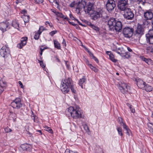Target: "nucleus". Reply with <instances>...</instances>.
I'll list each match as a JSON object with an SVG mask.
<instances>
[{"instance_id": "f257e3e1", "label": "nucleus", "mask_w": 153, "mask_h": 153, "mask_svg": "<svg viewBox=\"0 0 153 153\" xmlns=\"http://www.w3.org/2000/svg\"><path fill=\"white\" fill-rule=\"evenodd\" d=\"M60 87L61 91L64 94L68 93L70 89L73 93H76V91L75 90L70 79H68L62 81Z\"/></svg>"}, {"instance_id": "f03ea898", "label": "nucleus", "mask_w": 153, "mask_h": 153, "mask_svg": "<svg viewBox=\"0 0 153 153\" xmlns=\"http://www.w3.org/2000/svg\"><path fill=\"white\" fill-rule=\"evenodd\" d=\"M66 114L68 116H70L73 118L77 119L81 117V109L79 108L70 107L66 111Z\"/></svg>"}, {"instance_id": "7ed1b4c3", "label": "nucleus", "mask_w": 153, "mask_h": 153, "mask_svg": "<svg viewBox=\"0 0 153 153\" xmlns=\"http://www.w3.org/2000/svg\"><path fill=\"white\" fill-rule=\"evenodd\" d=\"M86 2L84 0H81L76 3L75 4L76 13L78 14H80L81 12L82 11L83 9L84 10V8L86 6Z\"/></svg>"}, {"instance_id": "20e7f679", "label": "nucleus", "mask_w": 153, "mask_h": 153, "mask_svg": "<svg viewBox=\"0 0 153 153\" xmlns=\"http://www.w3.org/2000/svg\"><path fill=\"white\" fill-rule=\"evenodd\" d=\"M119 88L123 94L126 93L130 89V87L123 81H121L119 82Z\"/></svg>"}, {"instance_id": "39448f33", "label": "nucleus", "mask_w": 153, "mask_h": 153, "mask_svg": "<svg viewBox=\"0 0 153 153\" xmlns=\"http://www.w3.org/2000/svg\"><path fill=\"white\" fill-rule=\"evenodd\" d=\"M102 10L100 9H99L97 11L94 10L90 14L92 19L94 20H97L102 15Z\"/></svg>"}, {"instance_id": "423d86ee", "label": "nucleus", "mask_w": 153, "mask_h": 153, "mask_svg": "<svg viewBox=\"0 0 153 153\" xmlns=\"http://www.w3.org/2000/svg\"><path fill=\"white\" fill-rule=\"evenodd\" d=\"M123 11L124 12L123 16L125 18L127 19L131 20L134 18V14L130 8H127Z\"/></svg>"}, {"instance_id": "0eeeda50", "label": "nucleus", "mask_w": 153, "mask_h": 153, "mask_svg": "<svg viewBox=\"0 0 153 153\" xmlns=\"http://www.w3.org/2000/svg\"><path fill=\"white\" fill-rule=\"evenodd\" d=\"M0 53L1 56L6 58L10 55V51L8 47L4 46L0 50Z\"/></svg>"}, {"instance_id": "6e6552de", "label": "nucleus", "mask_w": 153, "mask_h": 153, "mask_svg": "<svg viewBox=\"0 0 153 153\" xmlns=\"http://www.w3.org/2000/svg\"><path fill=\"white\" fill-rule=\"evenodd\" d=\"M128 0H119L118 1V7L121 11H124L128 8Z\"/></svg>"}, {"instance_id": "1a4fd4ad", "label": "nucleus", "mask_w": 153, "mask_h": 153, "mask_svg": "<svg viewBox=\"0 0 153 153\" xmlns=\"http://www.w3.org/2000/svg\"><path fill=\"white\" fill-rule=\"evenodd\" d=\"M107 10L108 11L113 10L116 7L115 1L114 0H108L106 4Z\"/></svg>"}, {"instance_id": "9d476101", "label": "nucleus", "mask_w": 153, "mask_h": 153, "mask_svg": "<svg viewBox=\"0 0 153 153\" xmlns=\"http://www.w3.org/2000/svg\"><path fill=\"white\" fill-rule=\"evenodd\" d=\"M133 29L129 27H125L123 30V33L126 37H130L133 34Z\"/></svg>"}, {"instance_id": "9b49d317", "label": "nucleus", "mask_w": 153, "mask_h": 153, "mask_svg": "<svg viewBox=\"0 0 153 153\" xmlns=\"http://www.w3.org/2000/svg\"><path fill=\"white\" fill-rule=\"evenodd\" d=\"M11 106L14 108H19L22 107L21 100L20 98H17L11 103Z\"/></svg>"}, {"instance_id": "f8f14e48", "label": "nucleus", "mask_w": 153, "mask_h": 153, "mask_svg": "<svg viewBox=\"0 0 153 153\" xmlns=\"http://www.w3.org/2000/svg\"><path fill=\"white\" fill-rule=\"evenodd\" d=\"M112 50L116 52L122 56L125 57V58H128L130 57V55L125 53L122 48H118L116 49H112Z\"/></svg>"}, {"instance_id": "ddd939ff", "label": "nucleus", "mask_w": 153, "mask_h": 153, "mask_svg": "<svg viewBox=\"0 0 153 153\" xmlns=\"http://www.w3.org/2000/svg\"><path fill=\"white\" fill-rule=\"evenodd\" d=\"M93 4L89 3L87 5L85 6L84 8V11L85 12L87 13L90 14L93 11Z\"/></svg>"}, {"instance_id": "4468645a", "label": "nucleus", "mask_w": 153, "mask_h": 153, "mask_svg": "<svg viewBox=\"0 0 153 153\" xmlns=\"http://www.w3.org/2000/svg\"><path fill=\"white\" fill-rule=\"evenodd\" d=\"M146 41L147 43L153 45V30H150L148 34L146 35Z\"/></svg>"}, {"instance_id": "2eb2a0df", "label": "nucleus", "mask_w": 153, "mask_h": 153, "mask_svg": "<svg viewBox=\"0 0 153 153\" xmlns=\"http://www.w3.org/2000/svg\"><path fill=\"white\" fill-rule=\"evenodd\" d=\"M10 24V23L8 21L1 23L0 30L3 32H5L8 28Z\"/></svg>"}, {"instance_id": "dca6fc26", "label": "nucleus", "mask_w": 153, "mask_h": 153, "mask_svg": "<svg viewBox=\"0 0 153 153\" xmlns=\"http://www.w3.org/2000/svg\"><path fill=\"white\" fill-rule=\"evenodd\" d=\"M116 21L114 18H111L108 21V24L111 30H113L114 26L116 24Z\"/></svg>"}, {"instance_id": "f3484780", "label": "nucleus", "mask_w": 153, "mask_h": 153, "mask_svg": "<svg viewBox=\"0 0 153 153\" xmlns=\"http://www.w3.org/2000/svg\"><path fill=\"white\" fill-rule=\"evenodd\" d=\"M144 16L146 20H151L153 17V13L151 11L148 10L144 13Z\"/></svg>"}, {"instance_id": "a211bd4d", "label": "nucleus", "mask_w": 153, "mask_h": 153, "mask_svg": "<svg viewBox=\"0 0 153 153\" xmlns=\"http://www.w3.org/2000/svg\"><path fill=\"white\" fill-rule=\"evenodd\" d=\"M122 27V25L121 22L120 21H117L114 26V28L117 31L120 32L121 30Z\"/></svg>"}, {"instance_id": "6ab92c4d", "label": "nucleus", "mask_w": 153, "mask_h": 153, "mask_svg": "<svg viewBox=\"0 0 153 153\" xmlns=\"http://www.w3.org/2000/svg\"><path fill=\"white\" fill-rule=\"evenodd\" d=\"M137 81V85L138 87L143 89L145 88V83L143 82L142 80L138 79Z\"/></svg>"}, {"instance_id": "aec40b11", "label": "nucleus", "mask_w": 153, "mask_h": 153, "mask_svg": "<svg viewBox=\"0 0 153 153\" xmlns=\"http://www.w3.org/2000/svg\"><path fill=\"white\" fill-rule=\"evenodd\" d=\"M136 35H139L140 36L143 33L144 30L141 25H138L136 30Z\"/></svg>"}, {"instance_id": "412c9836", "label": "nucleus", "mask_w": 153, "mask_h": 153, "mask_svg": "<svg viewBox=\"0 0 153 153\" xmlns=\"http://www.w3.org/2000/svg\"><path fill=\"white\" fill-rule=\"evenodd\" d=\"M20 148L23 150L30 151V150L31 146L27 144H24L21 145Z\"/></svg>"}, {"instance_id": "4be33fe9", "label": "nucleus", "mask_w": 153, "mask_h": 153, "mask_svg": "<svg viewBox=\"0 0 153 153\" xmlns=\"http://www.w3.org/2000/svg\"><path fill=\"white\" fill-rule=\"evenodd\" d=\"M141 58L143 61L145 62L149 65H153V61L150 59L145 58L143 56L141 57Z\"/></svg>"}, {"instance_id": "5701e85b", "label": "nucleus", "mask_w": 153, "mask_h": 153, "mask_svg": "<svg viewBox=\"0 0 153 153\" xmlns=\"http://www.w3.org/2000/svg\"><path fill=\"white\" fill-rule=\"evenodd\" d=\"M106 53L109 56L110 59L113 62H117V60L114 59V55L111 53L110 51H107Z\"/></svg>"}, {"instance_id": "b1692460", "label": "nucleus", "mask_w": 153, "mask_h": 153, "mask_svg": "<svg viewBox=\"0 0 153 153\" xmlns=\"http://www.w3.org/2000/svg\"><path fill=\"white\" fill-rule=\"evenodd\" d=\"M6 86V83L2 80H0V92L4 91V88Z\"/></svg>"}, {"instance_id": "393cba45", "label": "nucleus", "mask_w": 153, "mask_h": 153, "mask_svg": "<svg viewBox=\"0 0 153 153\" xmlns=\"http://www.w3.org/2000/svg\"><path fill=\"white\" fill-rule=\"evenodd\" d=\"M55 13L57 16L59 17L60 18H62L63 19H66L67 20H68V18L67 16H64L61 13H59L58 12H55Z\"/></svg>"}, {"instance_id": "a878e982", "label": "nucleus", "mask_w": 153, "mask_h": 153, "mask_svg": "<svg viewBox=\"0 0 153 153\" xmlns=\"http://www.w3.org/2000/svg\"><path fill=\"white\" fill-rule=\"evenodd\" d=\"M53 42L55 47L58 49H61L60 45L58 42L56 40H54Z\"/></svg>"}, {"instance_id": "bb28decb", "label": "nucleus", "mask_w": 153, "mask_h": 153, "mask_svg": "<svg viewBox=\"0 0 153 153\" xmlns=\"http://www.w3.org/2000/svg\"><path fill=\"white\" fill-rule=\"evenodd\" d=\"M146 91L150 92L152 90V88L149 85L146 84L145 86V88H144Z\"/></svg>"}, {"instance_id": "cd10ccee", "label": "nucleus", "mask_w": 153, "mask_h": 153, "mask_svg": "<svg viewBox=\"0 0 153 153\" xmlns=\"http://www.w3.org/2000/svg\"><path fill=\"white\" fill-rule=\"evenodd\" d=\"M86 79L84 78L80 79L79 82V84L81 86L82 88H83L82 84L85 83L86 81Z\"/></svg>"}, {"instance_id": "c85d7f7f", "label": "nucleus", "mask_w": 153, "mask_h": 153, "mask_svg": "<svg viewBox=\"0 0 153 153\" xmlns=\"http://www.w3.org/2000/svg\"><path fill=\"white\" fill-rule=\"evenodd\" d=\"M148 126L149 131L153 134V124L151 123H149L148 124Z\"/></svg>"}, {"instance_id": "c756f323", "label": "nucleus", "mask_w": 153, "mask_h": 153, "mask_svg": "<svg viewBox=\"0 0 153 153\" xmlns=\"http://www.w3.org/2000/svg\"><path fill=\"white\" fill-rule=\"evenodd\" d=\"M12 26L15 28L18 29L19 27V24L16 21H13L12 23Z\"/></svg>"}, {"instance_id": "7c9ffc66", "label": "nucleus", "mask_w": 153, "mask_h": 153, "mask_svg": "<svg viewBox=\"0 0 153 153\" xmlns=\"http://www.w3.org/2000/svg\"><path fill=\"white\" fill-rule=\"evenodd\" d=\"M26 41L21 42V43L18 45V47L20 49L22 48V47L25 45L26 44Z\"/></svg>"}, {"instance_id": "2f4dec72", "label": "nucleus", "mask_w": 153, "mask_h": 153, "mask_svg": "<svg viewBox=\"0 0 153 153\" xmlns=\"http://www.w3.org/2000/svg\"><path fill=\"white\" fill-rule=\"evenodd\" d=\"M45 130L48 131L51 134H53V131L50 127H48L47 126H45L44 127Z\"/></svg>"}, {"instance_id": "473e14b6", "label": "nucleus", "mask_w": 153, "mask_h": 153, "mask_svg": "<svg viewBox=\"0 0 153 153\" xmlns=\"http://www.w3.org/2000/svg\"><path fill=\"white\" fill-rule=\"evenodd\" d=\"M123 124V128L125 129L126 133H127L128 135H129V131H130L129 129L128 128L127 126L124 124Z\"/></svg>"}, {"instance_id": "72a5a7b5", "label": "nucleus", "mask_w": 153, "mask_h": 153, "mask_svg": "<svg viewBox=\"0 0 153 153\" xmlns=\"http://www.w3.org/2000/svg\"><path fill=\"white\" fill-rule=\"evenodd\" d=\"M89 67L95 72H96L98 71V69L96 68L93 66L89 64L88 65Z\"/></svg>"}, {"instance_id": "f704fd0d", "label": "nucleus", "mask_w": 153, "mask_h": 153, "mask_svg": "<svg viewBox=\"0 0 153 153\" xmlns=\"http://www.w3.org/2000/svg\"><path fill=\"white\" fill-rule=\"evenodd\" d=\"M41 33H40L38 32H36L34 36V38L36 40H37L39 39V36Z\"/></svg>"}, {"instance_id": "c9c22d12", "label": "nucleus", "mask_w": 153, "mask_h": 153, "mask_svg": "<svg viewBox=\"0 0 153 153\" xmlns=\"http://www.w3.org/2000/svg\"><path fill=\"white\" fill-rule=\"evenodd\" d=\"M90 26L92 29L96 31H97L99 30V28L97 27L94 26V25L91 24L90 25Z\"/></svg>"}, {"instance_id": "e433bc0d", "label": "nucleus", "mask_w": 153, "mask_h": 153, "mask_svg": "<svg viewBox=\"0 0 153 153\" xmlns=\"http://www.w3.org/2000/svg\"><path fill=\"white\" fill-rule=\"evenodd\" d=\"M138 4L143 5L145 3V0H137Z\"/></svg>"}, {"instance_id": "4c0bfd02", "label": "nucleus", "mask_w": 153, "mask_h": 153, "mask_svg": "<svg viewBox=\"0 0 153 153\" xmlns=\"http://www.w3.org/2000/svg\"><path fill=\"white\" fill-rule=\"evenodd\" d=\"M83 127L84 130L86 132H89V129L86 125H83Z\"/></svg>"}, {"instance_id": "58836bf2", "label": "nucleus", "mask_w": 153, "mask_h": 153, "mask_svg": "<svg viewBox=\"0 0 153 153\" xmlns=\"http://www.w3.org/2000/svg\"><path fill=\"white\" fill-rule=\"evenodd\" d=\"M83 46V47L85 48V49L87 51H88V52L89 53V54L90 56H91L92 57V58H93V57H95L93 55V54L91 52H90L88 50V49L85 47V46H83V45H82V46Z\"/></svg>"}, {"instance_id": "ea45409f", "label": "nucleus", "mask_w": 153, "mask_h": 153, "mask_svg": "<svg viewBox=\"0 0 153 153\" xmlns=\"http://www.w3.org/2000/svg\"><path fill=\"white\" fill-rule=\"evenodd\" d=\"M83 46V47L85 48V49L87 51H88V52L89 53V54L90 56H91L92 57V58H93V57H95L93 55V54L91 52H90L88 50V49L85 47V46H83V45H82V46Z\"/></svg>"}, {"instance_id": "a19ab883", "label": "nucleus", "mask_w": 153, "mask_h": 153, "mask_svg": "<svg viewBox=\"0 0 153 153\" xmlns=\"http://www.w3.org/2000/svg\"><path fill=\"white\" fill-rule=\"evenodd\" d=\"M117 129L119 134L120 136H122L123 135V133H122V129L119 127Z\"/></svg>"}, {"instance_id": "79ce46f5", "label": "nucleus", "mask_w": 153, "mask_h": 153, "mask_svg": "<svg viewBox=\"0 0 153 153\" xmlns=\"http://www.w3.org/2000/svg\"><path fill=\"white\" fill-rule=\"evenodd\" d=\"M44 30V27L43 26H41L39 27V29L38 32H39V33H41Z\"/></svg>"}, {"instance_id": "37998d69", "label": "nucleus", "mask_w": 153, "mask_h": 153, "mask_svg": "<svg viewBox=\"0 0 153 153\" xmlns=\"http://www.w3.org/2000/svg\"><path fill=\"white\" fill-rule=\"evenodd\" d=\"M146 50L150 52H152L153 51V48L152 47L149 46L146 48Z\"/></svg>"}, {"instance_id": "c03bdc74", "label": "nucleus", "mask_w": 153, "mask_h": 153, "mask_svg": "<svg viewBox=\"0 0 153 153\" xmlns=\"http://www.w3.org/2000/svg\"><path fill=\"white\" fill-rule=\"evenodd\" d=\"M57 32L56 30H53L51 31L49 33V34L51 36H53Z\"/></svg>"}, {"instance_id": "a18cd8bd", "label": "nucleus", "mask_w": 153, "mask_h": 153, "mask_svg": "<svg viewBox=\"0 0 153 153\" xmlns=\"http://www.w3.org/2000/svg\"><path fill=\"white\" fill-rule=\"evenodd\" d=\"M36 4L42 3L43 2V0H34Z\"/></svg>"}, {"instance_id": "49530a36", "label": "nucleus", "mask_w": 153, "mask_h": 153, "mask_svg": "<svg viewBox=\"0 0 153 153\" xmlns=\"http://www.w3.org/2000/svg\"><path fill=\"white\" fill-rule=\"evenodd\" d=\"M4 130L6 132H11L12 131V130L8 127L5 128Z\"/></svg>"}, {"instance_id": "de8ad7c7", "label": "nucleus", "mask_w": 153, "mask_h": 153, "mask_svg": "<svg viewBox=\"0 0 153 153\" xmlns=\"http://www.w3.org/2000/svg\"><path fill=\"white\" fill-rule=\"evenodd\" d=\"M39 62L40 63V64L41 66L43 68H45V65H44L43 62L42 61H40V60H39Z\"/></svg>"}, {"instance_id": "09e8293b", "label": "nucleus", "mask_w": 153, "mask_h": 153, "mask_svg": "<svg viewBox=\"0 0 153 153\" xmlns=\"http://www.w3.org/2000/svg\"><path fill=\"white\" fill-rule=\"evenodd\" d=\"M130 108L131 112L133 113H134L135 112V110L133 108L132 106L131 105L130 107Z\"/></svg>"}, {"instance_id": "8fccbe9b", "label": "nucleus", "mask_w": 153, "mask_h": 153, "mask_svg": "<svg viewBox=\"0 0 153 153\" xmlns=\"http://www.w3.org/2000/svg\"><path fill=\"white\" fill-rule=\"evenodd\" d=\"M27 39V37H23L22 38L21 42L26 41Z\"/></svg>"}, {"instance_id": "3c124183", "label": "nucleus", "mask_w": 153, "mask_h": 153, "mask_svg": "<svg viewBox=\"0 0 153 153\" xmlns=\"http://www.w3.org/2000/svg\"><path fill=\"white\" fill-rule=\"evenodd\" d=\"M76 4L75 3V2H73L71 3L70 5V7H74L75 6Z\"/></svg>"}, {"instance_id": "603ef678", "label": "nucleus", "mask_w": 153, "mask_h": 153, "mask_svg": "<svg viewBox=\"0 0 153 153\" xmlns=\"http://www.w3.org/2000/svg\"><path fill=\"white\" fill-rule=\"evenodd\" d=\"M18 83L19 85H20L21 87L22 88H23L24 86L21 82L20 81H19Z\"/></svg>"}, {"instance_id": "864d4df0", "label": "nucleus", "mask_w": 153, "mask_h": 153, "mask_svg": "<svg viewBox=\"0 0 153 153\" xmlns=\"http://www.w3.org/2000/svg\"><path fill=\"white\" fill-rule=\"evenodd\" d=\"M118 119L119 120V121L120 123H122V118L120 117H119L118 118Z\"/></svg>"}, {"instance_id": "5fc2aeb1", "label": "nucleus", "mask_w": 153, "mask_h": 153, "mask_svg": "<svg viewBox=\"0 0 153 153\" xmlns=\"http://www.w3.org/2000/svg\"><path fill=\"white\" fill-rule=\"evenodd\" d=\"M93 59L97 63H98L99 60L95 57H93Z\"/></svg>"}, {"instance_id": "6e6d98bb", "label": "nucleus", "mask_w": 153, "mask_h": 153, "mask_svg": "<svg viewBox=\"0 0 153 153\" xmlns=\"http://www.w3.org/2000/svg\"><path fill=\"white\" fill-rule=\"evenodd\" d=\"M27 134L28 135V136L29 137H31L32 136V134H31L30 132L28 131H27Z\"/></svg>"}, {"instance_id": "4d7b16f0", "label": "nucleus", "mask_w": 153, "mask_h": 153, "mask_svg": "<svg viewBox=\"0 0 153 153\" xmlns=\"http://www.w3.org/2000/svg\"><path fill=\"white\" fill-rule=\"evenodd\" d=\"M17 1H16V4H18L19 2H22L23 0H16Z\"/></svg>"}, {"instance_id": "13d9d810", "label": "nucleus", "mask_w": 153, "mask_h": 153, "mask_svg": "<svg viewBox=\"0 0 153 153\" xmlns=\"http://www.w3.org/2000/svg\"><path fill=\"white\" fill-rule=\"evenodd\" d=\"M53 3H55V4H56L58 6L59 5V3L58 1L56 0H54V2Z\"/></svg>"}, {"instance_id": "bf43d9fd", "label": "nucleus", "mask_w": 153, "mask_h": 153, "mask_svg": "<svg viewBox=\"0 0 153 153\" xmlns=\"http://www.w3.org/2000/svg\"><path fill=\"white\" fill-rule=\"evenodd\" d=\"M62 44L64 45L65 46H66V42L65 40L64 39H63V42H62Z\"/></svg>"}, {"instance_id": "052dcab7", "label": "nucleus", "mask_w": 153, "mask_h": 153, "mask_svg": "<svg viewBox=\"0 0 153 153\" xmlns=\"http://www.w3.org/2000/svg\"><path fill=\"white\" fill-rule=\"evenodd\" d=\"M65 153H70V150L68 149H67L65 150Z\"/></svg>"}, {"instance_id": "680f3d73", "label": "nucleus", "mask_w": 153, "mask_h": 153, "mask_svg": "<svg viewBox=\"0 0 153 153\" xmlns=\"http://www.w3.org/2000/svg\"><path fill=\"white\" fill-rule=\"evenodd\" d=\"M21 13H22L25 14V13H26L27 11H26V10H23L21 12Z\"/></svg>"}, {"instance_id": "e2e57ef3", "label": "nucleus", "mask_w": 153, "mask_h": 153, "mask_svg": "<svg viewBox=\"0 0 153 153\" xmlns=\"http://www.w3.org/2000/svg\"><path fill=\"white\" fill-rule=\"evenodd\" d=\"M69 23L74 26H75L76 25H77L76 24H75L73 22H69Z\"/></svg>"}, {"instance_id": "0e129e2a", "label": "nucleus", "mask_w": 153, "mask_h": 153, "mask_svg": "<svg viewBox=\"0 0 153 153\" xmlns=\"http://www.w3.org/2000/svg\"><path fill=\"white\" fill-rule=\"evenodd\" d=\"M77 21L78 23L79 24V25H81L82 26H85V25H83L79 21H78V20H77Z\"/></svg>"}, {"instance_id": "69168bd1", "label": "nucleus", "mask_w": 153, "mask_h": 153, "mask_svg": "<svg viewBox=\"0 0 153 153\" xmlns=\"http://www.w3.org/2000/svg\"><path fill=\"white\" fill-rule=\"evenodd\" d=\"M65 64L66 65L67 67L68 68L69 67V65H68V62L67 61H65Z\"/></svg>"}, {"instance_id": "338daca9", "label": "nucleus", "mask_w": 153, "mask_h": 153, "mask_svg": "<svg viewBox=\"0 0 153 153\" xmlns=\"http://www.w3.org/2000/svg\"><path fill=\"white\" fill-rule=\"evenodd\" d=\"M40 50H41V52L40 53V54L42 55V52L44 50V49H42L41 48Z\"/></svg>"}, {"instance_id": "774afa93", "label": "nucleus", "mask_w": 153, "mask_h": 153, "mask_svg": "<svg viewBox=\"0 0 153 153\" xmlns=\"http://www.w3.org/2000/svg\"><path fill=\"white\" fill-rule=\"evenodd\" d=\"M127 49L129 51L131 52L132 51V50L129 47L127 48Z\"/></svg>"}]
</instances>
